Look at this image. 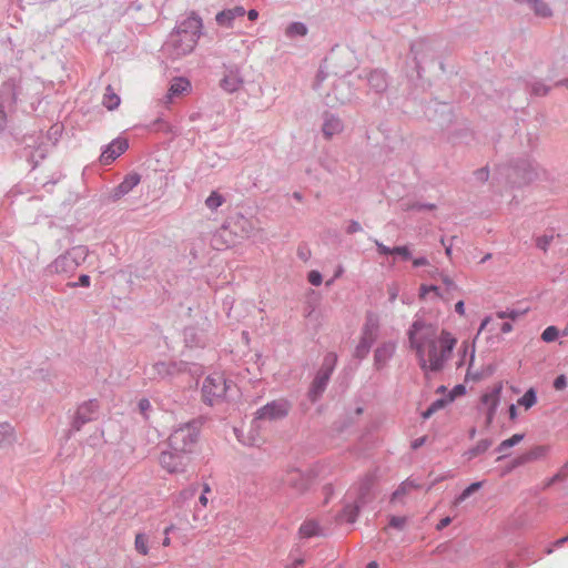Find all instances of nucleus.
<instances>
[{
	"instance_id": "2f4dec72",
	"label": "nucleus",
	"mask_w": 568,
	"mask_h": 568,
	"mask_svg": "<svg viewBox=\"0 0 568 568\" xmlns=\"http://www.w3.org/2000/svg\"><path fill=\"white\" fill-rule=\"evenodd\" d=\"M223 196L217 192H212L206 199L205 204L209 209L215 210L223 204Z\"/></svg>"
},
{
	"instance_id": "f3484780",
	"label": "nucleus",
	"mask_w": 568,
	"mask_h": 568,
	"mask_svg": "<svg viewBox=\"0 0 568 568\" xmlns=\"http://www.w3.org/2000/svg\"><path fill=\"white\" fill-rule=\"evenodd\" d=\"M322 534L320 524L314 519H308L302 523L298 528L300 538L308 539Z\"/></svg>"
},
{
	"instance_id": "052dcab7",
	"label": "nucleus",
	"mask_w": 568,
	"mask_h": 568,
	"mask_svg": "<svg viewBox=\"0 0 568 568\" xmlns=\"http://www.w3.org/2000/svg\"><path fill=\"white\" fill-rule=\"evenodd\" d=\"M361 230V225L358 223H353L351 229H349V232H357Z\"/></svg>"
},
{
	"instance_id": "79ce46f5",
	"label": "nucleus",
	"mask_w": 568,
	"mask_h": 568,
	"mask_svg": "<svg viewBox=\"0 0 568 568\" xmlns=\"http://www.w3.org/2000/svg\"><path fill=\"white\" fill-rule=\"evenodd\" d=\"M392 254H398L402 255L405 258H408L410 256V253L406 246H397L392 250Z\"/></svg>"
},
{
	"instance_id": "bb28decb",
	"label": "nucleus",
	"mask_w": 568,
	"mask_h": 568,
	"mask_svg": "<svg viewBox=\"0 0 568 568\" xmlns=\"http://www.w3.org/2000/svg\"><path fill=\"white\" fill-rule=\"evenodd\" d=\"M523 438H524V435H521V434H515V435H513L510 438L503 440V442L499 444V446H498L497 450H498L499 453H504V452H506L507 449H509L510 447H513V446H515V445L519 444V443L523 440Z\"/></svg>"
},
{
	"instance_id": "603ef678",
	"label": "nucleus",
	"mask_w": 568,
	"mask_h": 568,
	"mask_svg": "<svg viewBox=\"0 0 568 568\" xmlns=\"http://www.w3.org/2000/svg\"><path fill=\"white\" fill-rule=\"evenodd\" d=\"M455 311L460 315V316H464L465 315V305H464V302L463 301H459L456 303L455 305Z\"/></svg>"
},
{
	"instance_id": "864d4df0",
	"label": "nucleus",
	"mask_w": 568,
	"mask_h": 568,
	"mask_svg": "<svg viewBox=\"0 0 568 568\" xmlns=\"http://www.w3.org/2000/svg\"><path fill=\"white\" fill-rule=\"evenodd\" d=\"M426 264H428V261L425 257H418V258H415L413 261V265L416 266V267L417 266H423V265H426Z\"/></svg>"
},
{
	"instance_id": "f03ea898",
	"label": "nucleus",
	"mask_w": 568,
	"mask_h": 568,
	"mask_svg": "<svg viewBox=\"0 0 568 568\" xmlns=\"http://www.w3.org/2000/svg\"><path fill=\"white\" fill-rule=\"evenodd\" d=\"M201 29V18L195 14L187 17L179 26L178 30L171 34L169 47L171 48L172 54L175 57H182L191 53L197 43Z\"/></svg>"
},
{
	"instance_id": "0e129e2a",
	"label": "nucleus",
	"mask_w": 568,
	"mask_h": 568,
	"mask_svg": "<svg viewBox=\"0 0 568 568\" xmlns=\"http://www.w3.org/2000/svg\"><path fill=\"white\" fill-rule=\"evenodd\" d=\"M377 567H378V565H377V562H376V561H371V562L366 566V568H377Z\"/></svg>"
},
{
	"instance_id": "9d476101",
	"label": "nucleus",
	"mask_w": 568,
	"mask_h": 568,
	"mask_svg": "<svg viewBox=\"0 0 568 568\" xmlns=\"http://www.w3.org/2000/svg\"><path fill=\"white\" fill-rule=\"evenodd\" d=\"M501 389H503V384L498 383V384L494 385L493 387H490L481 396V403L487 408V417H486L487 425H490L493 423L497 407L499 405Z\"/></svg>"
},
{
	"instance_id": "1a4fd4ad",
	"label": "nucleus",
	"mask_w": 568,
	"mask_h": 568,
	"mask_svg": "<svg viewBox=\"0 0 568 568\" xmlns=\"http://www.w3.org/2000/svg\"><path fill=\"white\" fill-rule=\"evenodd\" d=\"M336 362V356L331 355L325 359V367H323L314 378L311 389L310 396L312 400H316L317 397L324 392L327 382L331 377L334 364Z\"/></svg>"
},
{
	"instance_id": "774afa93",
	"label": "nucleus",
	"mask_w": 568,
	"mask_h": 568,
	"mask_svg": "<svg viewBox=\"0 0 568 568\" xmlns=\"http://www.w3.org/2000/svg\"><path fill=\"white\" fill-rule=\"evenodd\" d=\"M173 528H174V527H173V525H172V526H170V527H166V528H165V530H164V532H165V534H169L170 531H172V529H173Z\"/></svg>"
},
{
	"instance_id": "39448f33",
	"label": "nucleus",
	"mask_w": 568,
	"mask_h": 568,
	"mask_svg": "<svg viewBox=\"0 0 568 568\" xmlns=\"http://www.w3.org/2000/svg\"><path fill=\"white\" fill-rule=\"evenodd\" d=\"M282 484L291 489L295 495H305L315 481V475L312 470H302L300 468H287L281 478Z\"/></svg>"
},
{
	"instance_id": "4be33fe9",
	"label": "nucleus",
	"mask_w": 568,
	"mask_h": 568,
	"mask_svg": "<svg viewBox=\"0 0 568 568\" xmlns=\"http://www.w3.org/2000/svg\"><path fill=\"white\" fill-rule=\"evenodd\" d=\"M14 439L12 426L9 424H0V446L11 444Z\"/></svg>"
},
{
	"instance_id": "aec40b11",
	"label": "nucleus",
	"mask_w": 568,
	"mask_h": 568,
	"mask_svg": "<svg viewBox=\"0 0 568 568\" xmlns=\"http://www.w3.org/2000/svg\"><path fill=\"white\" fill-rule=\"evenodd\" d=\"M343 129V124L339 119L328 118L323 124V133L326 138H331L336 133H339Z\"/></svg>"
},
{
	"instance_id": "c756f323",
	"label": "nucleus",
	"mask_w": 568,
	"mask_h": 568,
	"mask_svg": "<svg viewBox=\"0 0 568 568\" xmlns=\"http://www.w3.org/2000/svg\"><path fill=\"white\" fill-rule=\"evenodd\" d=\"M413 488H416L413 481L406 480L394 491L392 499H398L402 496L408 494Z\"/></svg>"
},
{
	"instance_id": "3c124183",
	"label": "nucleus",
	"mask_w": 568,
	"mask_h": 568,
	"mask_svg": "<svg viewBox=\"0 0 568 568\" xmlns=\"http://www.w3.org/2000/svg\"><path fill=\"white\" fill-rule=\"evenodd\" d=\"M234 18H237V17H243L245 14V10L243 7H235L233 9H231Z\"/></svg>"
},
{
	"instance_id": "c03bdc74",
	"label": "nucleus",
	"mask_w": 568,
	"mask_h": 568,
	"mask_svg": "<svg viewBox=\"0 0 568 568\" xmlns=\"http://www.w3.org/2000/svg\"><path fill=\"white\" fill-rule=\"evenodd\" d=\"M497 317L498 318H511V320H515L517 317V313L511 311V312H497Z\"/></svg>"
},
{
	"instance_id": "6ab92c4d",
	"label": "nucleus",
	"mask_w": 568,
	"mask_h": 568,
	"mask_svg": "<svg viewBox=\"0 0 568 568\" xmlns=\"http://www.w3.org/2000/svg\"><path fill=\"white\" fill-rule=\"evenodd\" d=\"M120 102H121L120 97L114 92V90L111 85H108L105 88V92H104L103 99H102L103 105L108 110L112 111L120 105Z\"/></svg>"
},
{
	"instance_id": "de8ad7c7",
	"label": "nucleus",
	"mask_w": 568,
	"mask_h": 568,
	"mask_svg": "<svg viewBox=\"0 0 568 568\" xmlns=\"http://www.w3.org/2000/svg\"><path fill=\"white\" fill-rule=\"evenodd\" d=\"M426 442V437L423 436V437H419V438H416L413 443H412V448L413 449H417L419 448L420 446H423Z\"/></svg>"
},
{
	"instance_id": "6e6552de",
	"label": "nucleus",
	"mask_w": 568,
	"mask_h": 568,
	"mask_svg": "<svg viewBox=\"0 0 568 568\" xmlns=\"http://www.w3.org/2000/svg\"><path fill=\"white\" fill-rule=\"evenodd\" d=\"M288 410V403L284 399H277L260 408L255 414V418L258 420L273 422L285 417Z\"/></svg>"
},
{
	"instance_id": "8fccbe9b",
	"label": "nucleus",
	"mask_w": 568,
	"mask_h": 568,
	"mask_svg": "<svg viewBox=\"0 0 568 568\" xmlns=\"http://www.w3.org/2000/svg\"><path fill=\"white\" fill-rule=\"evenodd\" d=\"M450 523H452L450 517H445V518L440 519V521L438 523V525H437V529H438V530H442V529H444L445 527H447Z\"/></svg>"
},
{
	"instance_id": "e433bc0d",
	"label": "nucleus",
	"mask_w": 568,
	"mask_h": 568,
	"mask_svg": "<svg viewBox=\"0 0 568 568\" xmlns=\"http://www.w3.org/2000/svg\"><path fill=\"white\" fill-rule=\"evenodd\" d=\"M469 343L467 341H464L462 342L460 346H459V349H458V355H459V361L457 363V366L460 367L464 365L465 363V357L469 351Z\"/></svg>"
},
{
	"instance_id": "338daca9",
	"label": "nucleus",
	"mask_w": 568,
	"mask_h": 568,
	"mask_svg": "<svg viewBox=\"0 0 568 568\" xmlns=\"http://www.w3.org/2000/svg\"><path fill=\"white\" fill-rule=\"evenodd\" d=\"M169 545H170V538H169V537H166V538H164V540H163V546H169Z\"/></svg>"
},
{
	"instance_id": "13d9d810",
	"label": "nucleus",
	"mask_w": 568,
	"mask_h": 568,
	"mask_svg": "<svg viewBox=\"0 0 568 568\" xmlns=\"http://www.w3.org/2000/svg\"><path fill=\"white\" fill-rule=\"evenodd\" d=\"M489 322H490V317H486V318L481 322L480 327H479V333L486 328V326L489 324Z\"/></svg>"
},
{
	"instance_id": "a878e982",
	"label": "nucleus",
	"mask_w": 568,
	"mask_h": 568,
	"mask_svg": "<svg viewBox=\"0 0 568 568\" xmlns=\"http://www.w3.org/2000/svg\"><path fill=\"white\" fill-rule=\"evenodd\" d=\"M545 453H546V448L545 447H541V446L535 447L534 449H531L527 454L523 455L519 458L518 464H524V463H527V462L540 458L541 456L545 455Z\"/></svg>"
},
{
	"instance_id": "9b49d317",
	"label": "nucleus",
	"mask_w": 568,
	"mask_h": 568,
	"mask_svg": "<svg viewBox=\"0 0 568 568\" xmlns=\"http://www.w3.org/2000/svg\"><path fill=\"white\" fill-rule=\"evenodd\" d=\"M99 404L95 400H89L80 405L75 412L73 425L80 429L82 425L92 420L98 413Z\"/></svg>"
},
{
	"instance_id": "423d86ee",
	"label": "nucleus",
	"mask_w": 568,
	"mask_h": 568,
	"mask_svg": "<svg viewBox=\"0 0 568 568\" xmlns=\"http://www.w3.org/2000/svg\"><path fill=\"white\" fill-rule=\"evenodd\" d=\"M230 387L231 384L226 381L222 373H213L209 375L204 379L202 386V396L204 402L210 405L222 402L225 398Z\"/></svg>"
},
{
	"instance_id": "f704fd0d",
	"label": "nucleus",
	"mask_w": 568,
	"mask_h": 568,
	"mask_svg": "<svg viewBox=\"0 0 568 568\" xmlns=\"http://www.w3.org/2000/svg\"><path fill=\"white\" fill-rule=\"evenodd\" d=\"M444 407V400L438 399L434 402L425 412H423L422 417L424 419L429 418L434 413Z\"/></svg>"
},
{
	"instance_id": "f257e3e1",
	"label": "nucleus",
	"mask_w": 568,
	"mask_h": 568,
	"mask_svg": "<svg viewBox=\"0 0 568 568\" xmlns=\"http://www.w3.org/2000/svg\"><path fill=\"white\" fill-rule=\"evenodd\" d=\"M409 348L425 373L443 371L458 344L456 335L423 321H415L407 331Z\"/></svg>"
},
{
	"instance_id": "5701e85b",
	"label": "nucleus",
	"mask_w": 568,
	"mask_h": 568,
	"mask_svg": "<svg viewBox=\"0 0 568 568\" xmlns=\"http://www.w3.org/2000/svg\"><path fill=\"white\" fill-rule=\"evenodd\" d=\"M537 403V396L534 388H529L518 400L517 404L523 406L526 410L531 408Z\"/></svg>"
},
{
	"instance_id": "09e8293b",
	"label": "nucleus",
	"mask_w": 568,
	"mask_h": 568,
	"mask_svg": "<svg viewBox=\"0 0 568 568\" xmlns=\"http://www.w3.org/2000/svg\"><path fill=\"white\" fill-rule=\"evenodd\" d=\"M78 285L83 286V287H88L90 285V276L89 275H81L79 277Z\"/></svg>"
},
{
	"instance_id": "4d7b16f0",
	"label": "nucleus",
	"mask_w": 568,
	"mask_h": 568,
	"mask_svg": "<svg viewBox=\"0 0 568 568\" xmlns=\"http://www.w3.org/2000/svg\"><path fill=\"white\" fill-rule=\"evenodd\" d=\"M247 17L250 20L254 21L257 19L258 12L256 10L252 9L247 12Z\"/></svg>"
},
{
	"instance_id": "37998d69",
	"label": "nucleus",
	"mask_w": 568,
	"mask_h": 568,
	"mask_svg": "<svg viewBox=\"0 0 568 568\" xmlns=\"http://www.w3.org/2000/svg\"><path fill=\"white\" fill-rule=\"evenodd\" d=\"M211 491V488L207 484L204 485L203 487V494L200 496L199 498V501L200 504L203 506V507H206L207 506V497H206V494Z\"/></svg>"
},
{
	"instance_id": "4c0bfd02",
	"label": "nucleus",
	"mask_w": 568,
	"mask_h": 568,
	"mask_svg": "<svg viewBox=\"0 0 568 568\" xmlns=\"http://www.w3.org/2000/svg\"><path fill=\"white\" fill-rule=\"evenodd\" d=\"M407 523L406 517H397L393 516L389 519V527L396 528V529H403Z\"/></svg>"
},
{
	"instance_id": "473e14b6",
	"label": "nucleus",
	"mask_w": 568,
	"mask_h": 568,
	"mask_svg": "<svg viewBox=\"0 0 568 568\" xmlns=\"http://www.w3.org/2000/svg\"><path fill=\"white\" fill-rule=\"evenodd\" d=\"M481 484L480 483H473L471 485H469L455 500V504H460L463 503L464 500H466L473 493H475L476 490H478L480 488Z\"/></svg>"
},
{
	"instance_id": "a211bd4d",
	"label": "nucleus",
	"mask_w": 568,
	"mask_h": 568,
	"mask_svg": "<svg viewBox=\"0 0 568 568\" xmlns=\"http://www.w3.org/2000/svg\"><path fill=\"white\" fill-rule=\"evenodd\" d=\"M243 84V80L236 72H230L221 80V87L232 93L237 91Z\"/></svg>"
},
{
	"instance_id": "680f3d73",
	"label": "nucleus",
	"mask_w": 568,
	"mask_h": 568,
	"mask_svg": "<svg viewBox=\"0 0 568 568\" xmlns=\"http://www.w3.org/2000/svg\"><path fill=\"white\" fill-rule=\"evenodd\" d=\"M149 405H150V403H149V400H148V399H142V400L140 402V407H141V409L146 408Z\"/></svg>"
},
{
	"instance_id": "412c9836",
	"label": "nucleus",
	"mask_w": 568,
	"mask_h": 568,
	"mask_svg": "<svg viewBox=\"0 0 568 568\" xmlns=\"http://www.w3.org/2000/svg\"><path fill=\"white\" fill-rule=\"evenodd\" d=\"M153 369L160 377H166L174 374L178 371V366L174 363H156Z\"/></svg>"
},
{
	"instance_id": "ea45409f",
	"label": "nucleus",
	"mask_w": 568,
	"mask_h": 568,
	"mask_svg": "<svg viewBox=\"0 0 568 568\" xmlns=\"http://www.w3.org/2000/svg\"><path fill=\"white\" fill-rule=\"evenodd\" d=\"M567 385V381H566V377L565 375H559L555 382H554V387L557 389V390H562Z\"/></svg>"
},
{
	"instance_id": "20e7f679",
	"label": "nucleus",
	"mask_w": 568,
	"mask_h": 568,
	"mask_svg": "<svg viewBox=\"0 0 568 568\" xmlns=\"http://www.w3.org/2000/svg\"><path fill=\"white\" fill-rule=\"evenodd\" d=\"M199 427L195 423H186L175 428L169 437L172 450L181 454H192L199 439Z\"/></svg>"
},
{
	"instance_id": "72a5a7b5",
	"label": "nucleus",
	"mask_w": 568,
	"mask_h": 568,
	"mask_svg": "<svg viewBox=\"0 0 568 568\" xmlns=\"http://www.w3.org/2000/svg\"><path fill=\"white\" fill-rule=\"evenodd\" d=\"M559 335L557 327L548 326L541 334V338L544 342L550 343L554 342Z\"/></svg>"
},
{
	"instance_id": "a18cd8bd",
	"label": "nucleus",
	"mask_w": 568,
	"mask_h": 568,
	"mask_svg": "<svg viewBox=\"0 0 568 568\" xmlns=\"http://www.w3.org/2000/svg\"><path fill=\"white\" fill-rule=\"evenodd\" d=\"M376 243V246H377V250L381 254H392V250L393 248H389L387 246H385L383 243L378 242V241H375Z\"/></svg>"
},
{
	"instance_id": "7ed1b4c3",
	"label": "nucleus",
	"mask_w": 568,
	"mask_h": 568,
	"mask_svg": "<svg viewBox=\"0 0 568 568\" xmlns=\"http://www.w3.org/2000/svg\"><path fill=\"white\" fill-rule=\"evenodd\" d=\"M381 331L379 316L374 312H367L365 322L361 328L358 342L354 349L356 358H364L368 355L372 345L376 342Z\"/></svg>"
},
{
	"instance_id": "7c9ffc66",
	"label": "nucleus",
	"mask_w": 568,
	"mask_h": 568,
	"mask_svg": "<svg viewBox=\"0 0 568 568\" xmlns=\"http://www.w3.org/2000/svg\"><path fill=\"white\" fill-rule=\"evenodd\" d=\"M307 32L306 27L301 22H294L290 24L286 29V34L290 37L293 36H305Z\"/></svg>"
},
{
	"instance_id": "c85d7f7f",
	"label": "nucleus",
	"mask_w": 568,
	"mask_h": 568,
	"mask_svg": "<svg viewBox=\"0 0 568 568\" xmlns=\"http://www.w3.org/2000/svg\"><path fill=\"white\" fill-rule=\"evenodd\" d=\"M216 22L223 27H231L232 21L235 19L231 9L221 11L216 14Z\"/></svg>"
},
{
	"instance_id": "ddd939ff",
	"label": "nucleus",
	"mask_w": 568,
	"mask_h": 568,
	"mask_svg": "<svg viewBox=\"0 0 568 568\" xmlns=\"http://www.w3.org/2000/svg\"><path fill=\"white\" fill-rule=\"evenodd\" d=\"M128 149V142L124 139L113 140L108 148L101 154L100 161L104 165H109L116 158H119L122 153Z\"/></svg>"
},
{
	"instance_id": "2eb2a0df",
	"label": "nucleus",
	"mask_w": 568,
	"mask_h": 568,
	"mask_svg": "<svg viewBox=\"0 0 568 568\" xmlns=\"http://www.w3.org/2000/svg\"><path fill=\"white\" fill-rule=\"evenodd\" d=\"M191 82L186 78H174L171 81L168 94L166 102H171L174 98H179L191 92Z\"/></svg>"
},
{
	"instance_id": "49530a36",
	"label": "nucleus",
	"mask_w": 568,
	"mask_h": 568,
	"mask_svg": "<svg viewBox=\"0 0 568 568\" xmlns=\"http://www.w3.org/2000/svg\"><path fill=\"white\" fill-rule=\"evenodd\" d=\"M195 490L196 489L194 487L185 489V490L181 491L180 497L183 498V499L191 498V497L194 496Z\"/></svg>"
},
{
	"instance_id": "c9c22d12",
	"label": "nucleus",
	"mask_w": 568,
	"mask_h": 568,
	"mask_svg": "<svg viewBox=\"0 0 568 568\" xmlns=\"http://www.w3.org/2000/svg\"><path fill=\"white\" fill-rule=\"evenodd\" d=\"M552 240H554L552 235L545 234V235H541V236L537 237L536 245H537L538 248H540L544 252H546L548 250V246L552 242Z\"/></svg>"
},
{
	"instance_id": "58836bf2",
	"label": "nucleus",
	"mask_w": 568,
	"mask_h": 568,
	"mask_svg": "<svg viewBox=\"0 0 568 568\" xmlns=\"http://www.w3.org/2000/svg\"><path fill=\"white\" fill-rule=\"evenodd\" d=\"M307 280L314 286H318L322 284V275L317 271H311L308 273Z\"/></svg>"
},
{
	"instance_id": "e2e57ef3",
	"label": "nucleus",
	"mask_w": 568,
	"mask_h": 568,
	"mask_svg": "<svg viewBox=\"0 0 568 568\" xmlns=\"http://www.w3.org/2000/svg\"><path fill=\"white\" fill-rule=\"evenodd\" d=\"M302 564H303V560H302V559L296 560V561H294V562L291 565V567H290V568H297V566H300V565H302Z\"/></svg>"
},
{
	"instance_id": "cd10ccee",
	"label": "nucleus",
	"mask_w": 568,
	"mask_h": 568,
	"mask_svg": "<svg viewBox=\"0 0 568 568\" xmlns=\"http://www.w3.org/2000/svg\"><path fill=\"white\" fill-rule=\"evenodd\" d=\"M491 445V442L488 440V439H481L479 440L475 447H473L471 449H469V452L467 453L468 454V457L469 458H473V457H476L483 453H485Z\"/></svg>"
},
{
	"instance_id": "69168bd1",
	"label": "nucleus",
	"mask_w": 568,
	"mask_h": 568,
	"mask_svg": "<svg viewBox=\"0 0 568 568\" xmlns=\"http://www.w3.org/2000/svg\"><path fill=\"white\" fill-rule=\"evenodd\" d=\"M567 540H568V536H567V537H565V538L559 539V540L557 541V545H559V546H560V545H562L564 542H566Z\"/></svg>"
},
{
	"instance_id": "4468645a",
	"label": "nucleus",
	"mask_w": 568,
	"mask_h": 568,
	"mask_svg": "<svg viewBox=\"0 0 568 568\" xmlns=\"http://www.w3.org/2000/svg\"><path fill=\"white\" fill-rule=\"evenodd\" d=\"M396 349L394 342L381 343L374 352V364L379 369L393 357Z\"/></svg>"
},
{
	"instance_id": "bf43d9fd",
	"label": "nucleus",
	"mask_w": 568,
	"mask_h": 568,
	"mask_svg": "<svg viewBox=\"0 0 568 568\" xmlns=\"http://www.w3.org/2000/svg\"><path fill=\"white\" fill-rule=\"evenodd\" d=\"M478 175L481 180H486L488 178V172L485 170L478 171Z\"/></svg>"
},
{
	"instance_id": "5fc2aeb1",
	"label": "nucleus",
	"mask_w": 568,
	"mask_h": 568,
	"mask_svg": "<svg viewBox=\"0 0 568 568\" xmlns=\"http://www.w3.org/2000/svg\"><path fill=\"white\" fill-rule=\"evenodd\" d=\"M509 418L511 420H516V418H517V408L515 405H510V407H509Z\"/></svg>"
},
{
	"instance_id": "f8f14e48",
	"label": "nucleus",
	"mask_w": 568,
	"mask_h": 568,
	"mask_svg": "<svg viewBox=\"0 0 568 568\" xmlns=\"http://www.w3.org/2000/svg\"><path fill=\"white\" fill-rule=\"evenodd\" d=\"M443 284L446 286L445 293L440 292V287L436 285H425L423 284L419 288V295L422 298H426L430 293L440 298H448L445 294H448L450 291L457 288L454 281L447 275H439Z\"/></svg>"
},
{
	"instance_id": "6e6d98bb",
	"label": "nucleus",
	"mask_w": 568,
	"mask_h": 568,
	"mask_svg": "<svg viewBox=\"0 0 568 568\" xmlns=\"http://www.w3.org/2000/svg\"><path fill=\"white\" fill-rule=\"evenodd\" d=\"M513 329V325L510 323H504L501 326H500V331L505 334L511 332Z\"/></svg>"
},
{
	"instance_id": "0eeeda50",
	"label": "nucleus",
	"mask_w": 568,
	"mask_h": 568,
	"mask_svg": "<svg viewBox=\"0 0 568 568\" xmlns=\"http://www.w3.org/2000/svg\"><path fill=\"white\" fill-rule=\"evenodd\" d=\"M160 465L170 474H182L186 471L191 458L189 454H181L174 450L163 452L159 457Z\"/></svg>"
},
{
	"instance_id": "dca6fc26",
	"label": "nucleus",
	"mask_w": 568,
	"mask_h": 568,
	"mask_svg": "<svg viewBox=\"0 0 568 568\" xmlns=\"http://www.w3.org/2000/svg\"><path fill=\"white\" fill-rule=\"evenodd\" d=\"M139 183H140L139 174L132 173V174L126 175L124 178V180L114 189V191H113L114 200H118L121 196L129 193Z\"/></svg>"
},
{
	"instance_id": "b1692460",
	"label": "nucleus",
	"mask_w": 568,
	"mask_h": 568,
	"mask_svg": "<svg viewBox=\"0 0 568 568\" xmlns=\"http://www.w3.org/2000/svg\"><path fill=\"white\" fill-rule=\"evenodd\" d=\"M135 550L143 556L149 554V540L144 534H138L134 541Z\"/></svg>"
},
{
	"instance_id": "393cba45",
	"label": "nucleus",
	"mask_w": 568,
	"mask_h": 568,
	"mask_svg": "<svg viewBox=\"0 0 568 568\" xmlns=\"http://www.w3.org/2000/svg\"><path fill=\"white\" fill-rule=\"evenodd\" d=\"M359 505H346L341 514V518L347 523H354L358 514Z\"/></svg>"
},
{
	"instance_id": "a19ab883",
	"label": "nucleus",
	"mask_w": 568,
	"mask_h": 568,
	"mask_svg": "<svg viewBox=\"0 0 568 568\" xmlns=\"http://www.w3.org/2000/svg\"><path fill=\"white\" fill-rule=\"evenodd\" d=\"M548 92V88L541 83H535L532 85V93L536 95H545Z\"/></svg>"
}]
</instances>
